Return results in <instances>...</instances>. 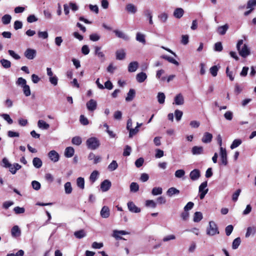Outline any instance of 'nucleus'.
Returning a JSON list of instances; mask_svg holds the SVG:
<instances>
[{"instance_id": "1", "label": "nucleus", "mask_w": 256, "mask_h": 256, "mask_svg": "<svg viewBox=\"0 0 256 256\" xmlns=\"http://www.w3.org/2000/svg\"><path fill=\"white\" fill-rule=\"evenodd\" d=\"M242 40H240L236 44V49L239 54L242 58H246L250 54V49L246 44H244L242 48L240 46L243 44Z\"/></svg>"}, {"instance_id": "2", "label": "nucleus", "mask_w": 256, "mask_h": 256, "mask_svg": "<svg viewBox=\"0 0 256 256\" xmlns=\"http://www.w3.org/2000/svg\"><path fill=\"white\" fill-rule=\"evenodd\" d=\"M86 144L88 149L94 150L100 146V142L97 138L92 137L86 140Z\"/></svg>"}, {"instance_id": "3", "label": "nucleus", "mask_w": 256, "mask_h": 256, "mask_svg": "<svg viewBox=\"0 0 256 256\" xmlns=\"http://www.w3.org/2000/svg\"><path fill=\"white\" fill-rule=\"evenodd\" d=\"M206 234L210 236L218 234L219 231L216 224L213 221L209 222V228L207 229Z\"/></svg>"}, {"instance_id": "4", "label": "nucleus", "mask_w": 256, "mask_h": 256, "mask_svg": "<svg viewBox=\"0 0 256 256\" xmlns=\"http://www.w3.org/2000/svg\"><path fill=\"white\" fill-rule=\"evenodd\" d=\"M207 186L208 182L207 181H205L202 182L199 186L198 191L200 200H202L208 192V188H206Z\"/></svg>"}, {"instance_id": "5", "label": "nucleus", "mask_w": 256, "mask_h": 256, "mask_svg": "<svg viewBox=\"0 0 256 256\" xmlns=\"http://www.w3.org/2000/svg\"><path fill=\"white\" fill-rule=\"evenodd\" d=\"M94 54L100 59L101 62H104L106 60V56L103 52L101 50L100 46H96L94 48Z\"/></svg>"}, {"instance_id": "6", "label": "nucleus", "mask_w": 256, "mask_h": 256, "mask_svg": "<svg viewBox=\"0 0 256 256\" xmlns=\"http://www.w3.org/2000/svg\"><path fill=\"white\" fill-rule=\"evenodd\" d=\"M220 157L222 164L226 166L228 164L227 152L226 148L222 147L220 148Z\"/></svg>"}, {"instance_id": "7", "label": "nucleus", "mask_w": 256, "mask_h": 256, "mask_svg": "<svg viewBox=\"0 0 256 256\" xmlns=\"http://www.w3.org/2000/svg\"><path fill=\"white\" fill-rule=\"evenodd\" d=\"M36 56V50L34 49L28 48L24 52V56L28 60H32Z\"/></svg>"}, {"instance_id": "8", "label": "nucleus", "mask_w": 256, "mask_h": 256, "mask_svg": "<svg viewBox=\"0 0 256 256\" xmlns=\"http://www.w3.org/2000/svg\"><path fill=\"white\" fill-rule=\"evenodd\" d=\"M86 106L89 111L93 112L96 108L97 102L96 100L91 99L87 102Z\"/></svg>"}, {"instance_id": "9", "label": "nucleus", "mask_w": 256, "mask_h": 256, "mask_svg": "<svg viewBox=\"0 0 256 256\" xmlns=\"http://www.w3.org/2000/svg\"><path fill=\"white\" fill-rule=\"evenodd\" d=\"M128 233L124 230H114L113 231L112 236L117 240H124V238L120 236L121 235H126Z\"/></svg>"}, {"instance_id": "10", "label": "nucleus", "mask_w": 256, "mask_h": 256, "mask_svg": "<svg viewBox=\"0 0 256 256\" xmlns=\"http://www.w3.org/2000/svg\"><path fill=\"white\" fill-rule=\"evenodd\" d=\"M48 156L50 160L54 162H56L59 160L60 156L58 154L55 150H50L48 154Z\"/></svg>"}, {"instance_id": "11", "label": "nucleus", "mask_w": 256, "mask_h": 256, "mask_svg": "<svg viewBox=\"0 0 256 256\" xmlns=\"http://www.w3.org/2000/svg\"><path fill=\"white\" fill-rule=\"evenodd\" d=\"M111 186V182L108 180H105L101 183L100 188L103 192H106L110 188Z\"/></svg>"}, {"instance_id": "12", "label": "nucleus", "mask_w": 256, "mask_h": 256, "mask_svg": "<svg viewBox=\"0 0 256 256\" xmlns=\"http://www.w3.org/2000/svg\"><path fill=\"white\" fill-rule=\"evenodd\" d=\"M200 176V170L198 169H194L191 171L190 177L192 180H196Z\"/></svg>"}, {"instance_id": "13", "label": "nucleus", "mask_w": 256, "mask_h": 256, "mask_svg": "<svg viewBox=\"0 0 256 256\" xmlns=\"http://www.w3.org/2000/svg\"><path fill=\"white\" fill-rule=\"evenodd\" d=\"M128 208L130 211L138 213L140 212V208H138L132 202H130L128 203Z\"/></svg>"}, {"instance_id": "14", "label": "nucleus", "mask_w": 256, "mask_h": 256, "mask_svg": "<svg viewBox=\"0 0 256 256\" xmlns=\"http://www.w3.org/2000/svg\"><path fill=\"white\" fill-rule=\"evenodd\" d=\"M126 10L132 14H134L137 12V8L132 4H128L126 6Z\"/></svg>"}, {"instance_id": "15", "label": "nucleus", "mask_w": 256, "mask_h": 256, "mask_svg": "<svg viewBox=\"0 0 256 256\" xmlns=\"http://www.w3.org/2000/svg\"><path fill=\"white\" fill-rule=\"evenodd\" d=\"M116 36L119 38H122L125 40H128L129 37L122 31L116 30H114Z\"/></svg>"}, {"instance_id": "16", "label": "nucleus", "mask_w": 256, "mask_h": 256, "mask_svg": "<svg viewBox=\"0 0 256 256\" xmlns=\"http://www.w3.org/2000/svg\"><path fill=\"white\" fill-rule=\"evenodd\" d=\"M110 215V209L107 206H104L100 210V216L103 218H108Z\"/></svg>"}, {"instance_id": "17", "label": "nucleus", "mask_w": 256, "mask_h": 256, "mask_svg": "<svg viewBox=\"0 0 256 256\" xmlns=\"http://www.w3.org/2000/svg\"><path fill=\"white\" fill-rule=\"evenodd\" d=\"M212 138V135L210 132H206L202 138V140L204 143H209L211 142Z\"/></svg>"}, {"instance_id": "18", "label": "nucleus", "mask_w": 256, "mask_h": 256, "mask_svg": "<svg viewBox=\"0 0 256 256\" xmlns=\"http://www.w3.org/2000/svg\"><path fill=\"white\" fill-rule=\"evenodd\" d=\"M11 234L13 237H18L21 234V231L18 226H14L11 230Z\"/></svg>"}, {"instance_id": "19", "label": "nucleus", "mask_w": 256, "mask_h": 256, "mask_svg": "<svg viewBox=\"0 0 256 256\" xmlns=\"http://www.w3.org/2000/svg\"><path fill=\"white\" fill-rule=\"evenodd\" d=\"M88 158L89 160H94V164H96L100 162L101 157L98 156H96L93 152H90Z\"/></svg>"}, {"instance_id": "20", "label": "nucleus", "mask_w": 256, "mask_h": 256, "mask_svg": "<svg viewBox=\"0 0 256 256\" xmlns=\"http://www.w3.org/2000/svg\"><path fill=\"white\" fill-rule=\"evenodd\" d=\"M138 66V64L137 62H131L128 66V71L130 72H136Z\"/></svg>"}, {"instance_id": "21", "label": "nucleus", "mask_w": 256, "mask_h": 256, "mask_svg": "<svg viewBox=\"0 0 256 256\" xmlns=\"http://www.w3.org/2000/svg\"><path fill=\"white\" fill-rule=\"evenodd\" d=\"M116 58L118 60H122L126 56V52L123 49L116 50Z\"/></svg>"}, {"instance_id": "22", "label": "nucleus", "mask_w": 256, "mask_h": 256, "mask_svg": "<svg viewBox=\"0 0 256 256\" xmlns=\"http://www.w3.org/2000/svg\"><path fill=\"white\" fill-rule=\"evenodd\" d=\"M146 78L147 76L146 74L144 72L138 73L136 76V80L140 83L144 82L146 79Z\"/></svg>"}, {"instance_id": "23", "label": "nucleus", "mask_w": 256, "mask_h": 256, "mask_svg": "<svg viewBox=\"0 0 256 256\" xmlns=\"http://www.w3.org/2000/svg\"><path fill=\"white\" fill-rule=\"evenodd\" d=\"M74 148L72 146H68L65 150L64 156L66 158H71L74 156Z\"/></svg>"}, {"instance_id": "24", "label": "nucleus", "mask_w": 256, "mask_h": 256, "mask_svg": "<svg viewBox=\"0 0 256 256\" xmlns=\"http://www.w3.org/2000/svg\"><path fill=\"white\" fill-rule=\"evenodd\" d=\"M184 14V10L182 8H176L174 12V16L177 18H181Z\"/></svg>"}, {"instance_id": "25", "label": "nucleus", "mask_w": 256, "mask_h": 256, "mask_svg": "<svg viewBox=\"0 0 256 256\" xmlns=\"http://www.w3.org/2000/svg\"><path fill=\"white\" fill-rule=\"evenodd\" d=\"M256 232V227L255 226H249L247 228L246 237L248 238L250 235H254Z\"/></svg>"}, {"instance_id": "26", "label": "nucleus", "mask_w": 256, "mask_h": 256, "mask_svg": "<svg viewBox=\"0 0 256 256\" xmlns=\"http://www.w3.org/2000/svg\"><path fill=\"white\" fill-rule=\"evenodd\" d=\"M228 24H226L222 26H219L218 28V32L220 34V35H224L227 30H228Z\"/></svg>"}, {"instance_id": "27", "label": "nucleus", "mask_w": 256, "mask_h": 256, "mask_svg": "<svg viewBox=\"0 0 256 256\" xmlns=\"http://www.w3.org/2000/svg\"><path fill=\"white\" fill-rule=\"evenodd\" d=\"M162 58L167 60L168 62L173 64L176 66H178L179 63L178 61H176L175 59H174L173 58L166 56V55H163L161 56Z\"/></svg>"}, {"instance_id": "28", "label": "nucleus", "mask_w": 256, "mask_h": 256, "mask_svg": "<svg viewBox=\"0 0 256 256\" xmlns=\"http://www.w3.org/2000/svg\"><path fill=\"white\" fill-rule=\"evenodd\" d=\"M193 154H200L203 152L202 146H194L192 150Z\"/></svg>"}, {"instance_id": "29", "label": "nucleus", "mask_w": 256, "mask_h": 256, "mask_svg": "<svg viewBox=\"0 0 256 256\" xmlns=\"http://www.w3.org/2000/svg\"><path fill=\"white\" fill-rule=\"evenodd\" d=\"M12 16L10 15L6 14L2 18V22L4 24L6 25L10 22Z\"/></svg>"}, {"instance_id": "30", "label": "nucleus", "mask_w": 256, "mask_h": 256, "mask_svg": "<svg viewBox=\"0 0 256 256\" xmlns=\"http://www.w3.org/2000/svg\"><path fill=\"white\" fill-rule=\"evenodd\" d=\"M34 166L37 168H40L42 164V160L38 158H34L32 160Z\"/></svg>"}, {"instance_id": "31", "label": "nucleus", "mask_w": 256, "mask_h": 256, "mask_svg": "<svg viewBox=\"0 0 256 256\" xmlns=\"http://www.w3.org/2000/svg\"><path fill=\"white\" fill-rule=\"evenodd\" d=\"M202 214L200 212H196L194 214L193 220L196 222H200L202 218Z\"/></svg>"}, {"instance_id": "32", "label": "nucleus", "mask_w": 256, "mask_h": 256, "mask_svg": "<svg viewBox=\"0 0 256 256\" xmlns=\"http://www.w3.org/2000/svg\"><path fill=\"white\" fill-rule=\"evenodd\" d=\"M74 236L78 238H82L86 236V234L84 230L76 231L74 232Z\"/></svg>"}, {"instance_id": "33", "label": "nucleus", "mask_w": 256, "mask_h": 256, "mask_svg": "<svg viewBox=\"0 0 256 256\" xmlns=\"http://www.w3.org/2000/svg\"><path fill=\"white\" fill-rule=\"evenodd\" d=\"M136 40L137 41L142 42L143 44H146L145 36L144 34L140 32H137L136 36Z\"/></svg>"}, {"instance_id": "34", "label": "nucleus", "mask_w": 256, "mask_h": 256, "mask_svg": "<svg viewBox=\"0 0 256 256\" xmlns=\"http://www.w3.org/2000/svg\"><path fill=\"white\" fill-rule=\"evenodd\" d=\"M179 193L180 190L174 187L168 188L166 192L167 194L170 196H172V195L175 194H178Z\"/></svg>"}, {"instance_id": "35", "label": "nucleus", "mask_w": 256, "mask_h": 256, "mask_svg": "<svg viewBox=\"0 0 256 256\" xmlns=\"http://www.w3.org/2000/svg\"><path fill=\"white\" fill-rule=\"evenodd\" d=\"M38 124L40 128L47 130L50 128V125L43 120H39Z\"/></svg>"}, {"instance_id": "36", "label": "nucleus", "mask_w": 256, "mask_h": 256, "mask_svg": "<svg viewBox=\"0 0 256 256\" xmlns=\"http://www.w3.org/2000/svg\"><path fill=\"white\" fill-rule=\"evenodd\" d=\"M144 14L146 16L149 20V24H153V21L152 20V12L150 10H144Z\"/></svg>"}, {"instance_id": "37", "label": "nucleus", "mask_w": 256, "mask_h": 256, "mask_svg": "<svg viewBox=\"0 0 256 256\" xmlns=\"http://www.w3.org/2000/svg\"><path fill=\"white\" fill-rule=\"evenodd\" d=\"M139 190V186L136 182H132L130 184V190L132 192H136Z\"/></svg>"}, {"instance_id": "38", "label": "nucleus", "mask_w": 256, "mask_h": 256, "mask_svg": "<svg viewBox=\"0 0 256 256\" xmlns=\"http://www.w3.org/2000/svg\"><path fill=\"white\" fill-rule=\"evenodd\" d=\"M162 192V189L160 187H154L152 190V194L154 196L161 194Z\"/></svg>"}, {"instance_id": "39", "label": "nucleus", "mask_w": 256, "mask_h": 256, "mask_svg": "<svg viewBox=\"0 0 256 256\" xmlns=\"http://www.w3.org/2000/svg\"><path fill=\"white\" fill-rule=\"evenodd\" d=\"M256 6V0H248L247 2L246 8L254 10V7Z\"/></svg>"}, {"instance_id": "40", "label": "nucleus", "mask_w": 256, "mask_h": 256, "mask_svg": "<svg viewBox=\"0 0 256 256\" xmlns=\"http://www.w3.org/2000/svg\"><path fill=\"white\" fill-rule=\"evenodd\" d=\"M184 103V97H174V100L173 102L174 104L176 105H182Z\"/></svg>"}, {"instance_id": "41", "label": "nucleus", "mask_w": 256, "mask_h": 256, "mask_svg": "<svg viewBox=\"0 0 256 256\" xmlns=\"http://www.w3.org/2000/svg\"><path fill=\"white\" fill-rule=\"evenodd\" d=\"M158 18L161 22L164 23L168 20V14L166 12H162L158 16Z\"/></svg>"}, {"instance_id": "42", "label": "nucleus", "mask_w": 256, "mask_h": 256, "mask_svg": "<svg viewBox=\"0 0 256 256\" xmlns=\"http://www.w3.org/2000/svg\"><path fill=\"white\" fill-rule=\"evenodd\" d=\"M242 143V141L240 139H235L232 144L230 145V148L234 149L237 147H238Z\"/></svg>"}, {"instance_id": "43", "label": "nucleus", "mask_w": 256, "mask_h": 256, "mask_svg": "<svg viewBox=\"0 0 256 256\" xmlns=\"http://www.w3.org/2000/svg\"><path fill=\"white\" fill-rule=\"evenodd\" d=\"M76 183L78 186L82 189L84 188V180L83 178L79 177L76 180Z\"/></svg>"}, {"instance_id": "44", "label": "nucleus", "mask_w": 256, "mask_h": 256, "mask_svg": "<svg viewBox=\"0 0 256 256\" xmlns=\"http://www.w3.org/2000/svg\"><path fill=\"white\" fill-rule=\"evenodd\" d=\"M241 242V240L240 238L238 237L236 238H235L233 242H232V248L233 249H236L238 248V247L240 245V244Z\"/></svg>"}, {"instance_id": "45", "label": "nucleus", "mask_w": 256, "mask_h": 256, "mask_svg": "<svg viewBox=\"0 0 256 256\" xmlns=\"http://www.w3.org/2000/svg\"><path fill=\"white\" fill-rule=\"evenodd\" d=\"M82 142L81 138L78 136L74 137L72 140V144L76 146H80Z\"/></svg>"}, {"instance_id": "46", "label": "nucleus", "mask_w": 256, "mask_h": 256, "mask_svg": "<svg viewBox=\"0 0 256 256\" xmlns=\"http://www.w3.org/2000/svg\"><path fill=\"white\" fill-rule=\"evenodd\" d=\"M0 63L2 66L5 68H8L11 66L10 62L6 59H2L0 60Z\"/></svg>"}, {"instance_id": "47", "label": "nucleus", "mask_w": 256, "mask_h": 256, "mask_svg": "<svg viewBox=\"0 0 256 256\" xmlns=\"http://www.w3.org/2000/svg\"><path fill=\"white\" fill-rule=\"evenodd\" d=\"M118 164L116 160H113L108 165V168L110 171H114L118 168Z\"/></svg>"}, {"instance_id": "48", "label": "nucleus", "mask_w": 256, "mask_h": 256, "mask_svg": "<svg viewBox=\"0 0 256 256\" xmlns=\"http://www.w3.org/2000/svg\"><path fill=\"white\" fill-rule=\"evenodd\" d=\"M98 175V172L97 170H94L90 174V180L92 182H94L97 179Z\"/></svg>"}, {"instance_id": "49", "label": "nucleus", "mask_w": 256, "mask_h": 256, "mask_svg": "<svg viewBox=\"0 0 256 256\" xmlns=\"http://www.w3.org/2000/svg\"><path fill=\"white\" fill-rule=\"evenodd\" d=\"M64 190L66 194H70L72 192V188L70 182H67L64 184Z\"/></svg>"}, {"instance_id": "50", "label": "nucleus", "mask_w": 256, "mask_h": 256, "mask_svg": "<svg viewBox=\"0 0 256 256\" xmlns=\"http://www.w3.org/2000/svg\"><path fill=\"white\" fill-rule=\"evenodd\" d=\"M16 84L22 87L26 84V81L22 78H19L16 82Z\"/></svg>"}, {"instance_id": "51", "label": "nucleus", "mask_w": 256, "mask_h": 256, "mask_svg": "<svg viewBox=\"0 0 256 256\" xmlns=\"http://www.w3.org/2000/svg\"><path fill=\"white\" fill-rule=\"evenodd\" d=\"M218 70V68L216 66H212L210 69V73L213 76H216Z\"/></svg>"}, {"instance_id": "52", "label": "nucleus", "mask_w": 256, "mask_h": 256, "mask_svg": "<svg viewBox=\"0 0 256 256\" xmlns=\"http://www.w3.org/2000/svg\"><path fill=\"white\" fill-rule=\"evenodd\" d=\"M22 88L24 93L26 95V96H30V86L26 84L22 86Z\"/></svg>"}, {"instance_id": "53", "label": "nucleus", "mask_w": 256, "mask_h": 256, "mask_svg": "<svg viewBox=\"0 0 256 256\" xmlns=\"http://www.w3.org/2000/svg\"><path fill=\"white\" fill-rule=\"evenodd\" d=\"M90 39L93 42L98 41L100 39V36L97 34H92L90 36Z\"/></svg>"}, {"instance_id": "54", "label": "nucleus", "mask_w": 256, "mask_h": 256, "mask_svg": "<svg viewBox=\"0 0 256 256\" xmlns=\"http://www.w3.org/2000/svg\"><path fill=\"white\" fill-rule=\"evenodd\" d=\"M132 149L130 146L126 145L124 149L123 156H127L130 155Z\"/></svg>"}, {"instance_id": "55", "label": "nucleus", "mask_w": 256, "mask_h": 256, "mask_svg": "<svg viewBox=\"0 0 256 256\" xmlns=\"http://www.w3.org/2000/svg\"><path fill=\"white\" fill-rule=\"evenodd\" d=\"M80 121L81 124L84 126L88 125L89 123L88 118H86L84 115H81L80 116Z\"/></svg>"}, {"instance_id": "56", "label": "nucleus", "mask_w": 256, "mask_h": 256, "mask_svg": "<svg viewBox=\"0 0 256 256\" xmlns=\"http://www.w3.org/2000/svg\"><path fill=\"white\" fill-rule=\"evenodd\" d=\"M32 185L34 189L35 190H39L40 188V184L36 180H34L32 182Z\"/></svg>"}, {"instance_id": "57", "label": "nucleus", "mask_w": 256, "mask_h": 256, "mask_svg": "<svg viewBox=\"0 0 256 256\" xmlns=\"http://www.w3.org/2000/svg\"><path fill=\"white\" fill-rule=\"evenodd\" d=\"M144 162V159L142 158H140L135 162V165L137 168L142 166Z\"/></svg>"}, {"instance_id": "58", "label": "nucleus", "mask_w": 256, "mask_h": 256, "mask_svg": "<svg viewBox=\"0 0 256 256\" xmlns=\"http://www.w3.org/2000/svg\"><path fill=\"white\" fill-rule=\"evenodd\" d=\"M139 131L138 127H136L134 128H130L129 130V137L132 138L133 136L136 134Z\"/></svg>"}, {"instance_id": "59", "label": "nucleus", "mask_w": 256, "mask_h": 256, "mask_svg": "<svg viewBox=\"0 0 256 256\" xmlns=\"http://www.w3.org/2000/svg\"><path fill=\"white\" fill-rule=\"evenodd\" d=\"M38 36L40 38L46 39L48 38V33L46 31L45 32H38Z\"/></svg>"}, {"instance_id": "60", "label": "nucleus", "mask_w": 256, "mask_h": 256, "mask_svg": "<svg viewBox=\"0 0 256 256\" xmlns=\"http://www.w3.org/2000/svg\"><path fill=\"white\" fill-rule=\"evenodd\" d=\"M184 174H185V172L184 170H176V172H175V176L176 178H180L182 177L183 176H184Z\"/></svg>"}, {"instance_id": "61", "label": "nucleus", "mask_w": 256, "mask_h": 256, "mask_svg": "<svg viewBox=\"0 0 256 256\" xmlns=\"http://www.w3.org/2000/svg\"><path fill=\"white\" fill-rule=\"evenodd\" d=\"M4 120H6L9 124H12L13 122L12 120L10 118L8 114H4L1 116Z\"/></svg>"}, {"instance_id": "62", "label": "nucleus", "mask_w": 256, "mask_h": 256, "mask_svg": "<svg viewBox=\"0 0 256 256\" xmlns=\"http://www.w3.org/2000/svg\"><path fill=\"white\" fill-rule=\"evenodd\" d=\"M234 227L232 225L230 224L225 229L226 235L229 236L232 232Z\"/></svg>"}, {"instance_id": "63", "label": "nucleus", "mask_w": 256, "mask_h": 256, "mask_svg": "<svg viewBox=\"0 0 256 256\" xmlns=\"http://www.w3.org/2000/svg\"><path fill=\"white\" fill-rule=\"evenodd\" d=\"M50 82L54 86H56L58 84V78L56 76H53L49 78Z\"/></svg>"}, {"instance_id": "64", "label": "nucleus", "mask_w": 256, "mask_h": 256, "mask_svg": "<svg viewBox=\"0 0 256 256\" xmlns=\"http://www.w3.org/2000/svg\"><path fill=\"white\" fill-rule=\"evenodd\" d=\"M224 118L228 120H231L233 118V114L230 111H228L224 114Z\"/></svg>"}]
</instances>
